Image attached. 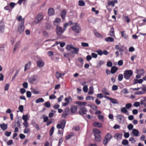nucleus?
Segmentation results:
<instances>
[{
  "label": "nucleus",
  "instance_id": "7c9ffc66",
  "mask_svg": "<svg viewBox=\"0 0 146 146\" xmlns=\"http://www.w3.org/2000/svg\"><path fill=\"white\" fill-rule=\"evenodd\" d=\"M121 111L122 113L127 114L128 111L125 107H122L121 109Z\"/></svg>",
  "mask_w": 146,
  "mask_h": 146
},
{
  "label": "nucleus",
  "instance_id": "cd10ccee",
  "mask_svg": "<svg viewBox=\"0 0 146 146\" xmlns=\"http://www.w3.org/2000/svg\"><path fill=\"white\" fill-rule=\"evenodd\" d=\"M115 48L117 50H119V52H123V49L122 48V47H119V45H116L115 46Z\"/></svg>",
  "mask_w": 146,
  "mask_h": 146
},
{
  "label": "nucleus",
  "instance_id": "a211bd4d",
  "mask_svg": "<svg viewBox=\"0 0 146 146\" xmlns=\"http://www.w3.org/2000/svg\"><path fill=\"white\" fill-rule=\"evenodd\" d=\"M132 133L135 136L137 137L139 136V132L137 130L133 129L132 130Z\"/></svg>",
  "mask_w": 146,
  "mask_h": 146
},
{
  "label": "nucleus",
  "instance_id": "774afa93",
  "mask_svg": "<svg viewBox=\"0 0 146 146\" xmlns=\"http://www.w3.org/2000/svg\"><path fill=\"white\" fill-rule=\"evenodd\" d=\"M142 91H141V93H142V94L144 93L145 92H146V86H144L142 88Z\"/></svg>",
  "mask_w": 146,
  "mask_h": 146
},
{
  "label": "nucleus",
  "instance_id": "ea45409f",
  "mask_svg": "<svg viewBox=\"0 0 146 146\" xmlns=\"http://www.w3.org/2000/svg\"><path fill=\"white\" fill-rule=\"evenodd\" d=\"M122 144L123 145H127L128 144V141L126 139L123 140L122 142Z\"/></svg>",
  "mask_w": 146,
  "mask_h": 146
},
{
  "label": "nucleus",
  "instance_id": "9b49d317",
  "mask_svg": "<svg viewBox=\"0 0 146 146\" xmlns=\"http://www.w3.org/2000/svg\"><path fill=\"white\" fill-rule=\"evenodd\" d=\"M66 14V10L63 9L61 11L60 13V15L63 20L65 19Z\"/></svg>",
  "mask_w": 146,
  "mask_h": 146
},
{
  "label": "nucleus",
  "instance_id": "6e6d98bb",
  "mask_svg": "<svg viewBox=\"0 0 146 146\" xmlns=\"http://www.w3.org/2000/svg\"><path fill=\"white\" fill-rule=\"evenodd\" d=\"M73 135V134L72 133H70V134L68 135L67 136H66V138L67 140L69 139Z\"/></svg>",
  "mask_w": 146,
  "mask_h": 146
},
{
  "label": "nucleus",
  "instance_id": "4468645a",
  "mask_svg": "<svg viewBox=\"0 0 146 146\" xmlns=\"http://www.w3.org/2000/svg\"><path fill=\"white\" fill-rule=\"evenodd\" d=\"M0 127L1 129L3 130H5L7 128V124L5 123L1 124H0Z\"/></svg>",
  "mask_w": 146,
  "mask_h": 146
},
{
  "label": "nucleus",
  "instance_id": "13d9d810",
  "mask_svg": "<svg viewBox=\"0 0 146 146\" xmlns=\"http://www.w3.org/2000/svg\"><path fill=\"white\" fill-rule=\"evenodd\" d=\"M43 118L44 119V122H46L48 120V117L45 115H43Z\"/></svg>",
  "mask_w": 146,
  "mask_h": 146
},
{
  "label": "nucleus",
  "instance_id": "b1692460",
  "mask_svg": "<svg viewBox=\"0 0 146 146\" xmlns=\"http://www.w3.org/2000/svg\"><path fill=\"white\" fill-rule=\"evenodd\" d=\"M93 125L94 126L97 127H102V124L100 123L97 122L94 123Z\"/></svg>",
  "mask_w": 146,
  "mask_h": 146
},
{
  "label": "nucleus",
  "instance_id": "dca6fc26",
  "mask_svg": "<svg viewBox=\"0 0 146 146\" xmlns=\"http://www.w3.org/2000/svg\"><path fill=\"white\" fill-rule=\"evenodd\" d=\"M122 134L121 133H117L115 135L114 137L117 140H120L122 137Z\"/></svg>",
  "mask_w": 146,
  "mask_h": 146
},
{
  "label": "nucleus",
  "instance_id": "2f4dec72",
  "mask_svg": "<svg viewBox=\"0 0 146 146\" xmlns=\"http://www.w3.org/2000/svg\"><path fill=\"white\" fill-rule=\"evenodd\" d=\"M78 3V5L80 6H83L85 5V2L83 0H79Z\"/></svg>",
  "mask_w": 146,
  "mask_h": 146
},
{
  "label": "nucleus",
  "instance_id": "473e14b6",
  "mask_svg": "<svg viewBox=\"0 0 146 146\" xmlns=\"http://www.w3.org/2000/svg\"><path fill=\"white\" fill-rule=\"evenodd\" d=\"M110 101L113 104H118V101L115 99H113L111 98L110 99Z\"/></svg>",
  "mask_w": 146,
  "mask_h": 146
},
{
  "label": "nucleus",
  "instance_id": "6ab92c4d",
  "mask_svg": "<svg viewBox=\"0 0 146 146\" xmlns=\"http://www.w3.org/2000/svg\"><path fill=\"white\" fill-rule=\"evenodd\" d=\"M76 103L79 105L82 106H86L87 104V103L86 102H83L80 101L76 102Z\"/></svg>",
  "mask_w": 146,
  "mask_h": 146
},
{
  "label": "nucleus",
  "instance_id": "39448f33",
  "mask_svg": "<svg viewBox=\"0 0 146 146\" xmlns=\"http://www.w3.org/2000/svg\"><path fill=\"white\" fill-rule=\"evenodd\" d=\"M24 19L20 23H19L18 25V30L20 33L23 32L25 27L24 26Z\"/></svg>",
  "mask_w": 146,
  "mask_h": 146
},
{
  "label": "nucleus",
  "instance_id": "338daca9",
  "mask_svg": "<svg viewBox=\"0 0 146 146\" xmlns=\"http://www.w3.org/2000/svg\"><path fill=\"white\" fill-rule=\"evenodd\" d=\"M23 125L25 126V128H27L28 127V124L27 121H24L23 123Z\"/></svg>",
  "mask_w": 146,
  "mask_h": 146
},
{
  "label": "nucleus",
  "instance_id": "69168bd1",
  "mask_svg": "<svg viewBox=\"0 0 146 146\" xmlns=\"http://www.w3.org/2000/svg\"><path fill=\"white\" fill-rule=\"evenodd\" d=\"M127 128L129 130L132 129L133 128V125L131 124H129L127 126Z\"/></svg>",
  "mask_w": 146,
  "mask_h": 146
},
{
  "label": "nucleus",
  "instance_id": "f3484780",
  "mask_svg": "<svg viewBox=\"0 0 146 146\" xmlns=\"http://www.w3.org/2000/svg\"><path fill=\"white\" fill-rule=\"evenodd\" d=\"M31 65V63L30 62H29L27 63L26 64L25 66V71L29 69L30 68Z\"/></svg>",
  "mask_w": 146,
  "mask_h": 146
},
{
  "label": "nucleus",
  "instance_id": "c756f323",
  "mask_svg": "<svg viewBox=\"0 0 146 146\" xmlns=\"http://www.w3.org/2000/svg\"><path fill=\"white\" fill-rule=\"evenodd\" d=\"M66 123V121L65 120H62L60 122V124L63 127L62 129H63L65 127Z\"/></svg>",
  "mask_w": 146,
  "mask_h": 146
},
{
  "label": "nucleus",
  "instance_id": "20e7f679",
  "mask_svg": "<svg viewBox=\"0 0 146 146\" xmlns=\"http://www.w3.org/2000/svg\"><path fill=\"white\" fill-rule=\"evenodd\" d=\"M56 30L57 35L58 36H60L65 31V29L64 28L62 29L60 26L57 25Z\"/></svg>",
  "mask_w": 146,
  "mask_h": 146
},
{
  "label": "nucleus",
  "instance_id": "5701e85b",
  "mask_svg": "<svg viewBox=\"0 0 146 146\" xmlns=\"http://www.w3.org/2000/svg\"><path fill=\"white\" fill-rule=\"evenodd\" d=\"M64 74L60 73L57 72H56V76L57 79H59L60 78H61L62 76L64 75Z\"/></svg>",
  "mask_w": 146,
  "mask_h": 146
},
{
  "label": "nucleus",
  "instance_id": "4d7b16f0",
  "mask_svg": "<svg viewBox=\"0 0 146 146\" xmlns=\"http://www.w3.org/2000/svg\"><path fill=\"white\" fill-rule=\"evenodd\" d=\"M96 52L97 53L98 55H102L103 54V52L101 50H97Z\"/></svg>",
  "mask_w": 146,
  "mask_h": 146
},
{
  "label": "nucleus",
  "instance_id": "e433bc0d",
  "mask_svg": "<svg viewBox=\"0 0 146 146\" xmlns=\"http://www.w3.org/2000/svg\"><path fill=\"white\" fill-rule=\"evenodd\" d=\"M27 115H23L22 116V119L24 121H27L28 119Z\"/></svg>",
  "mask_w": 146,
  "mask_h": 146
},
{
  "label": "nucleus",
  "instance_id": "6e6552de",
  "mask_svg": "<svg viewBox=\"0 0 146 146\" xmlns=\"http://www.w3.org/2000/svg\"><path fill=\"white\" fill-rule=\"evenodd\" d=\"M118 122L120 123H124V119L123 115L118 114L116 116Z\"/></svg>",
  "mask_w": 146,
  "mask_h": 146
},
{
  "label": "nucleus",
  "instance_id": "a19ab883",
  "mask_svg": "<svg viewBox=\"0 0 146 146\" xmlns=\"http://www.w3.org/2000/svg\"><path fill=\"white\" fill-rule=\"evenodd\" d=\"M102 91L103 93L106 95H110L109 93L106 90L105 88H103L102 90Z\"/></svg>",
  "mask_w": 146,
  "mask_h": 146
},
{
  "label": "nucleus",
  "instance_id": "f704fd0d",
  "mask_svg": "<svg viewBox=\"0 0 146 146\" xmlns=\"http://www.w3.org/2000/svg\"><path fill=\"white\" fill-rule=\"evenodd\" d=\"M138 74H139L141 76L143 75L145 73V72L143 69L139 70L138 71Z\"/></svg>",
  "mask_w": 146,
  "mask_h": 146
},
{
  "label": "nucleus",
  "instance_id": "f257e3e1",
  "mask_svg": "<svg viewBox=\"0 0 146 146\" xmlns=\"http://www.w3.org/2000/svg\"><path fill=\"white\" fill-rule=\"evenodd\" d=\"M66 49L68 50H70L72 49L74 50V51L71 50L70 52L72 54H77L78 53V52L79 50V49L78 48H77L74 47L72 44H68L66 46Z\"/></svg>",
  "mask_w": 146,
  "mask_h": 146
},
{
  "label": "nucleus",
  "instance_id": "2eb2a0df",
  "mask_svg": "<svg viewBox=\"0 0 146 146\" xmlns=\"http://www.w3.org/2000/svg\"><path fill=\"white\" fill-rule=\"evenodd\" d=\"M95 139L96 141L97 142L100 141L101 140V137L100 134H96L94 135Z\"/></svg>",
  "mask_w": 146,
  "mask_h": 146
},
{
  "label": "nucleus",
  "instance_id": "c9c22d12",
  "mask_svg": "<svg viewBox=\"0 0 146 146\" xmlns=\"http://www.w3.org/2000/svg\"><path fill=\"white\" fill-rule=\"evenodd\" d=\"M44 102V100L42 98H40L36 100L35 102L36 103H38L40 102Z\"/></svg>",
  "mask_w": 146,
  "mask_h": 146
},
{
  "label": "nucleus",
  "instance_id": "603ef678",
  "mask_svg": "<svg viewBox=\"0 0 146 146\" xmlns=\"http://www.w3.org/2000/svg\"><path fill=\"white\" fill-rule=\"evenodd\" d=\"M72 129L74 131H78L79 130L80 128L79 126H74V127H73Z\"/></svg>",
  "mask_w": 146,
  "mask_h": 146
},
{
  "label": "nucleus",
  "instance_id": "680f3d73",
  "mask_svg": "<svg viewBox=\"0 0 146 146\" xmlns=\"http://www.w3.org/2000/svg\"><path fill=\"white\" fill-rule=\"evenodd\" d=\"M27 96L28 98H30L31 96V93L29 91H28L26 93Z\"/></svg>",
  "mask_w": 146,
  "mask_h": 146
},
{
  "label": "nucleus",
  "instance_id": "0eeeda50",
  "mask_svg": "<svg viewBox=\"0 0 146 146\" xmlns=\"http://www.w3.org/2000/svg\"><path fill=\"white\" fill-rule=\"evenodd\" d=\"M43 18V16L42 13L38 14L37 15L35 19V22L37 23L40 22L42 20Z\"/></svg>",
  "mask_w": 146,
  "mask_h": 146
},
{
  "label": "nucleus",
  "instance_id": "58836bf2",
  "mask_svg": "<svg viewBox=\"0 0 146 146\" xmlns=\"http://www.w3.org/2000/svg\"><path fill=\"white\" fill-rule=\"evenodd\" d=\"M20 45V42H18L15 45L14 49V50L13 51V52L14 53L15 50L17 49V48L19 47Z\"/></svg>",
  "mask_w": 146,
  "mask_h": 146
},
{
  "label": "nucleus",
  "instance_id": "4be33fe9",
  "mask_svg": "<svg viewBox=\"0 0 146 146\" xmlns=\"http://www.w3.org/2000/svg\"><path fill=\"white\" fill-rule=\"evenodd\" d=\"M54 10L53 8H50L48 9V13L49 16H52L54 15Z\"/></svg>",
  "mask_w": 146,
  "mask_h": 146
},
{
  "label": "nucleus",
  "instance_id": "052dcab7",
  "mask_svg": "<svg viewBox=\"0 0 146 146\" xmlns=\"http://www.w3.org/2000/svg\"><path fill=\"white\" fill-rule=\"evenodd\" d=\"M19 72V71L18 70H16L15 74H14V76L12 77V80H13L16 77L18 73Z\"/></svg>",
  "mask_w": 146,
  "mask_h": 146
},
{
  "label": "nucleus",
  "instance_id": "8fccbe9b",
  "mask_svg": "<svg viewBox=\"0 0 146 146\" xmlns=\"http://www.w3.org/2000/svg\"><path fill=\"white\" fill-rule=\"evenodd\" d=\"M104 63V62L100 60H99L98 61V66H100L103 65Z\"/></svg>",
  "mask_w": 146,
  "mask_h": 146
},
{
  "label": "nucleus",
  "instance_id": "bb28decb",
  "mask_svg": "<svg viewBox=\"0 0 146 146\" xmlns=\"http://www.w3.org/2000/svg\"><path fill=\"white\" fill-rule=\"evenodd\" d=\"M93 131L94 133V135H95L96 134H100L101 133V131L99 129H94Z\"/></svg>",
  "mask_w": 146,
  "mask_h": 146
},
{
  "label": "nucleus",
  "instance_id": "9d476101",
  "mask_svg": "<svg viewBox=\"0 0 146 146\" xmlns=\"http://www.w3.org/2000/svg\"><path fill=\"white\" fill-rule=\"evenodd\" d=\"M37 65L40 68L43 67L44 65V62L42 60H39L37 62Z\"/></svg>",
  "mask_w": 146,
  "mask_h": 146
},
{
  "label": "nucleus",
  "instance_id": "72a5a7b5",
  "mask_svg": "<svg viewBox=\"0 0 146 146\" xmlns=\"http://www.w3.org/2000/svg\"><path fill=\"white\" fill-rule=\"evenodd\" d=\"M94 92V91L93 87L92 86L90 87L89 89L88 93L90 94H92Z\"/></svg>",
  "mask_w": 146,
  "mask_h": 146
},
{
  "label": "nucleus",
  "instance_id": "a18cd8bd",
  "mask_svg": "<svg viewBox=\"0 0 146 146\" xmlns=\"http://www.w3.org/2000/svg\"><path fill=\"white\" fill-rule=\"evenodd\" d=\"M83 90L85 93H86L88 92V86L87 85H85L83 88Z\"/></svg>",
  "mask_w": 146,
  "mask_h": 146
},
{
  "label": "nucleus",
  "instance_id": "a878e982",
  "mask_svg": "<svg viewBox=\"0 0 146 146\" xmlns=\"http://www.w3.org/2000/svg\"><path fill=\"white\" fill-rule=\"evenodd\" d=\"M5 27L3 23H0V31L1 33H3L4 31Z\"/></svg>",
  "mask_w": 146,
  "mask_h": 146
},
{
  "label": "nucleus",
  "instance_id": "393cba45",
  "mask_svg": "<svg viewBox=\"0 0 146 146\" xmlns=\"http://www.w3.org/2000/svg\"><path fill=\"white\" fill-rule=\"evenodd\" d=\"M77 109V107L76 106H73L71 108V112L72 113H74L76 111Z\"/></svg>",
  "mask_w": 146,
  "mask_h": 146
},
{
  "label": "nucleus",
  "instance_id": "de8ad7c7",
  "mask_svg": "<svg viewBox=\"0 0 146 146\" xmlns=\"http://www.w3.org/2000/svg\"><path fill=\"white\" fill-rule=\"evenodd\" d=\"M54 130V127H52L50 131V135L51 136L53 134Z\"/></svg>",
  "mask_w": 146,
  "mask_h": 146
},
{
  "label": "nucleus",
  "instance_id": "49530a36",
  "mask_svg": "<svg viewBox=\"0 0 146 146\" xmlns=\"http://www.w3.org/2000/svg\"><path fill=\"white\" fill-rule=\"evenodd\" d=\"M123 79V75L122 74H120L118 76V80L119 81H121Z\"/></svg>",
  "mask_w": 146,
  "mask_h": 146
},
{
  "label": "nucleus",
  "instance_id": "09e8293b",
  "mask_svg": "<svg viewBox=\"0 0 146 146\" xmlns=\"http://www.w3.org/2000/svg\"><path fill=\"white\" fill-rule=\"evenodd\" d=\"M18 109L21 112H23V106L22 105H20L19 106Z\"/></svg>",
  "mask_w": 146,
  "mask_h": 146
},
{
  "label": "nucleus",
  "instance_id": "7ed1b4c3",
  "mask_svg": "<svg viewBox=\"0 0 146 146\" xmlns=\"http://www.w3.org/2000/svg\"><path fill=\"white\" fill-rule=\"evenodd\" d=\"M133 74V72L131 70H127L124 72L123 75L125 78L128 80Z\"/></svg>",
  "mask_w": 146,
  "mask_h": 146
},
{
  "label": "nucleus",
  "instance_id": "1a4fd4ad",
  "mask_svg": "<svg viewBox=\"0 0 146 146\" xmlns=\"http://www.w3.org/2000/svg\"><path fill=\"white\" fill-rule=\"evenodd\" d=\"M79 108V113L80 115H83L86 114L87 110L85 107L80 106Z\"/></svg>",
  "mask_w": 146,
  "mask_h": 146
},
{
  "label": "nucleus",
  "instance_id": "f8f14e48",
  "mask_svg": "<svg viewBox=\"0 0 146 146\" xmlns=\"http://www.w3.org/2000/svg\"><path fill=\"white\" fill-rule=\"evenodd\" d=\"M117 3V0L112 1L109 0L108 1V5H111L113 7H114L115 6V4L116 3Z\"/></svg>",
  "mask_w": 146,
  "mask_h": 146
},
{
  "label": "nucleus",
  "instance_id": "412c9836",
  "mask_svg": "<svg viewBox=\"0 0 146 146\" xmlns=\"http://www.w3.org/2000/svg\"><path fill=\"white\" fill-rule=\"evenodd\" d=\"M118 70V68L115 66H113L111 68V74H113L115 73Z\"/></svg>",
  "mask_w": 146,
  "mask_h": 146
},
{
  "label": "nucleus",
  "instance_id": "3c124183",
  "mask_svg": "<svg viewBox=\"0 0 146 146\" xmlns=\"http://www.w3.org/2000/svg\"><path fill=\"white\" fill-rule=\"evenodd\" d=\"M15 3L13 2H11L9 5V7H11L12 8H13L15 5Z\"/></svg>",
  "mask_w": 146,
  "mask_h": 146
},
{
  "label": "nucleus",
  "instance_id": "423d86ee",
  "mask_svg": "<svg viewBox=\"0 0 146 146\" xmlns=\"http://www.w3.org/2000/svg\"><path fill=\"white\" fill-rule=\"evenodd\" d=\"M112 137L110 133H108L106 136L105 138L103 140V144L104 145H106L108 142L111 139Z\"/></svg>",
  "mask_w": 146,
  "mask_h": 146
},
{
  "label": "nucleus",
  "instance_id": "aec40b11",
  "mask_svg": "<svg viewBox=\"0 0 146 146\" xmlns=\"http://www.w3.org/2000/svg\"><path fill=\"white\" fill-rule=\"evenodd\" d=\"M73 24V22L72 21H70L68 23H65L64 25V28L66 30V28L68 26Z\"/></svg>",
  "mask_w": 146,
  "mask_h": 146
},
{
  "label": "nucleus",
  "instance_id": "79ce46f5",
  "mask_svg": "<svg viewBox=\"0 0 146 146\" xmlns=\"http://www.w3.org/2000/svg\"><path fill=\"white\" fill-rule=\"evenodd\" d=\"M132 106V104L131 103H128L125 105V108L127 109H129Z\"/></svg>",
  "mask_w": 146,
  "mask_h": 146
},
{
  "label": "nucleus",
  "instance_id": "bf43d9fd",
  "mask_svg": "<svg viewBox=\"0 0 146 146\" xmlns=\"http://www.w3.org/2000/svg\"><path fill=\"white\" fill-rule=\"evenodd\" d=\"M118 89L117 86L115 85H113L112 87V90L113 91L116 90Z\"/></svg>",
  "mask_w": 146,
  "mask_h": 146
},
{
  "label": "nucleus",
  "instance_id": "f03ea898",
  "mask_svg": "<svg viewBox=\"0 0 146 146\" xmlns=\"http://www.w3.org/2000/svg\"><path fill=\"white\" fill-rule=\"evenodd\" d=\"M74 24V25L71 28L72 30L76 33H80L81 31V28L79 24L77 23H75Z\"/></svg>",
  "mask_w": 146,
  "mask_h": 146
},
{
  "label": "nucleus",
  "instance_id": "c03bdc74",
  "mask_svg": "<svg viewBox=\"0 0 146 146\" xmlns=\"http://www.w3.org/2000/svg\"><path fill=\"white\" fill-rule=\"evenodd\" d=\"M44 106L47 108H49L50 106V103L49 101L46 102L44 104Z\"/></svg>",
  "mask_w": 146,
  "mask_h": 146
},
{
  "label": "nucleus",
  "instance_id": "5fc2aeb1",
  "mask_svg": "<svg viewBox=\"0 0 146 146\" xmlns=\"http://www.w3.org/2000/svg\"><path fill=\"white\" fill-rule=\"evenodd\" d=\"M140 105V103L138 102H135L133 104L134 106L136 107H138Z\"/></svg>",
  "mask_w": 146,
  "mask_h": 146
},
{
  "label": "nucleus",
  "instance_id": "0e129e2a",
  "mask_svg": "<svg viewBox=\"0 0 146 146\" xmlns=\"http://www.w3.org/2000/svg\"><path fill=\"white\" fill-rule=\"evenodd\" d=\"M129 141L131 142V143H133L135 142V141L133 137H130L129 139Z\"/></svg>",
  "mask_w": 146,
  "mask_h": 146
},
{
  "label": "nucleus",
  "instance_id": "e2e57ef3",
  "mask_svg": "<svg viewBox=\"0 0 146 146\" xmlns=\"http://www.w3.org/2000/svg\"><path fill=\"white\" fill-rule=\"evenodd\" d=\"M145 137L144 135H142L140 137V139L141 141H144L146 140Z\"/></svg>",
  "mask_w": 146,
  "mask_h": 146
},
{
  "label": "nucleus",
  "instance_id": "c85d7f7f",
  "mask_svg": "<svg viewBox=\"0 0 146 146\" xmlns=\"http://www.w3.org/2000/svg\"><path fill=\"white\" fill-rule=\"evenodd\" d=\"M105 40L107 42H112L114 41V39L111 37H108L105 39Z\"/></svg>",
  "mask_w": 146,
  "mask_h": 146
},
{
  "label": "nucleus",
  "instance_id": "ddd939ff",
  "mask_svg": "<svg viewBox=\"0 0 146 146\" xmlns=\"http://www.w3.org/2000/svg\"><path fill=\"white\" fill-rule=\"evenodd\" d=\"M37 78L36 77L33 76L29 78V82L31 84L33 83L36 80Z\"/></svg>",
  "mask_w": 146,
  "mask_h": 146
},
{
  "label": "nucleus",
  "instance_id": "864d4df0",
  "mask_svg": "<svg viewBox=\"0 0 146 146\" xmlns=\"http://www.w3.org/2000/svg\"><path fill=\"white\" fill-rule=\"evenodd\" d=\"M98 118L100 120H101L102 121H103L104 117L102 115H99L98 116Z\"/></svg>",
  "mask_w": 146,
  "mask_h": 146
},
{
  "label": "nucleus",
  "instance_id": "37998d69",
  "mask_svg": "<svg viewBox=\"0 0 146 146\" xmlns=\"http://www.w3.org/2000/svg\"><path fill=\"white\" fill-rule=\"evenodd\" d=\"M61 21V19L60 18H56L54 21V23L55 25H56V23H58L60 22Z\"/></svg>",
  "mask_w": 146,
  "mask_h": 146
},
{
  "label": "nucleus",
  "instance_id": "4c0bfd02",
  "mask_svg": "<svg viewBox=\"0 0 146 146\" xmlns=\"http://www.w3.org/2000/svg\"><path fill=\"white\" fill-rule=\"evenodd\" d=\"M32 91L35 94H38L40 93L39 91L36 89H33Z\"/></svg>",
  "mask_w": 146,
  "mask_h": 146
}]
</instances>
